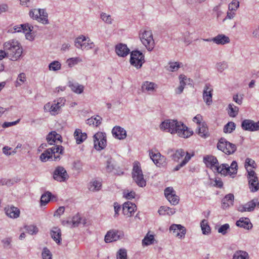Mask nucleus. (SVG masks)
<instances>
[{
	"instance_id": "obj_55",
	"label": "nucleus",
	"mask_w": 259,
	"mask_h": 259,
	"mask_svg": "<svg viewBox=\"0 0 259 259\" xmlns=\"http://www.w3.org/2000/svg\"><path fill=\"white\" fill-rule=\"evenodd\" d=\"M117 259H126L127 252L125 249H120L117 253Z\"/></svg>"
},
{
	"instance_id": "obj_17",
	"label": "nucleus",
	"mask_w": 259,
	"mask_h": 259,
	"mask_svg": "<svg viewBox=\"0 0 259 259\" xmlns=\"http://www.w3.org/2000/svg\"><path fill=\"white\" fill-rule=\"evenodd\" d=\"M47 141L49 144L54 145V146H58V143H61L62 137L61 136L57 133L56 131H52L50 132L47 137Z\"/></svg>"
},
{
	"instance_id": "obj_62",
	"label": "nucleus",
	"mask_w": 259,
	"mask_h": 259,
	"mask_svg": "<svg viewBox=\"0 0 259 259\" xmlns=\"http://www.w3.org/2000/svg\"><path fill=\"white\" fill-rule=\"evenodd\" d=\"M23 26V28H22V30H23V32H24L26 34V32L29 31L31 32L32 31L33 29V27L31 25L26 23L22 24Z\"/></svg>"
},
{
	"instance_id": "obj_1",
	"label": "nucleus",
	"mask_w": 259,
	"mask_h": 259,
	"mask_svg": "<svg viewBox=\"0 0 259 259\" xmlns=\"http://www.w3.org/2000/svg\"><path fill=\"white\" fill-rule=\"evenodd\" d=\"M160 128L171 134H177L179 137L188 138L191 136L193 132L183 122L177 120L166 119L160 124Z\"/></svg>"
},
{
	"instance_id": "obj_4",
	"label": "nucleus",
	"mask_w": 259,
	"mask_h": 259,
	"mask_svg": "<svg viewBox=\"0 0 259 259\" xmlns=\"http://www.w3.org/2000/svg\"><path fill=\"white\" fill-rule=\"evenodd\" d=\"M139 37L142 43L148 51H151L153 50L155 43L151 30H141L139 33Z\"/></svg>"
},
{
	"instance_id": "obj_8",
	"label": "nucleus",
	"mask_w": 259,
	"mask_h": 259,
	"mask_svg": "<svg viewBox=\"0 0 259 259\" xmlns=\"http://www.w3.org/2000/svg\"><path fill=\"white\" fill-rule=\"evenodd\" d=\"M247 179L250 191L252 192L257 191L259 190V183L256 174L253 170H247Z\"/></svg>"
},
{
	"instance_id": "obj_5",
	"label": "nucleus",
	"mask_w": 259,
	"mask_h": 259,
	"mask_svg": "<svg viewBox=\"0 0 259 259\" xmlns=\"http://www.w3.org/2000/svg\"><path fill=\"white\" fill-rule=\"evenodd\" d=\"M132 177L136 184L141 187L146 186V182L144 179V176L140 166V164L138 161L134 163V166L132 171Z\"/></svg>"
},
{
	"instance_id": "obj_46",
	"label": "nucleus",
	"mask_w": 259,
	"mask_h": 259,
	"mask_svg": "<svg viewBox=\"0 0 259 259\" xmlns=\"http://www.w3.org/2000/svg\"><path fill=\"white\" fill-rule=\"evenodd\" d=\"M81 218L78 214L74 215L71 221H67V223L68 224H71L72 227H77L80 223Z\"/></svg>"
},
{
	"instance_id": "obj_16",
	"label": "nucleus",
	"mask_w": 259,
	"mask_h": 259,
	"mask_svg": "<svg viewBox=\"0 0 259 259\" xmlns=\"http://www.w3.org/2000/svg\"><path fill=\"white\" fill-rule=\"evenodd\" d=\"M205 41H213L217 45H224L230 42V40L228 36L224 34H219L212 38H208L202 39Z\"/></svg>"
},
{
	"instance_id": "obj_35",
	"label": "nucleus",
	"mask_w": 259,
	"mask_h": 259,
	"mask_svg": "<svg viewBox=\"0 0 259 259\" xmlns=\"http://www.w3.org/2000/svg\"><path fill=\"white\" fill-rule=\"evenodd\" d=\"M105 168L108 172H112L115 168L114 161L110 156L107 158Z\"/></svg>"
},
{
	"instance_id": "obj_22",
	"label": "nucleus",
	"mask_w": 259,
	"mask_h": 259,
	"mask_svg": "<svg viewBox=\"0 0 259 259\" xmlns=\"http://www.w3.org/2000/svg\"><path fill=\"white\" fill-rule=\"evenodd\" d=\"M6 215L10 218L16 219L20 215V211L18 208L13 205L8 206L5 208Z\"/></svg>"
},
{
	"instance_id": "obj_24",
	"label": "nucleus",
	"mask_w": 259,
	"mask_h": 259,
	"mask_svg": "<svg viewBox=\"0 0 259 259\" xmlns=\"http://www.w3.org/2000/svg\"><path fill=\"white\" fill-rule=\"evenodd\" d=\"M256 206V202L254 200L250 201L244 205H240L238 208V210L243 212L245 211H252L254 209Z\"/></svg>"
},
{
	"instance_id": "obj_32",
	"label": "nucleus",
	"mask_w": 259,
	"mask_h": 259,
	"mask_svg": "<svg viewBox=\"0 0 259 259\" xmlns=\"http://www.w3.org/2000/svg\"><path fill=\"white\" fill-rule=\"evenodd\" d=\"M234 198V195L230 193L226 195L222 200L223 208H225L229 207L230 204L232 205Z\"/></svg>"
},
{
	"instance_id": "obj_31",
	"label": "nucleus",
	"mask_w": 259,
	"mask_h": 259,
	"mask_svg": "<svg viewBox=\"0 0 259 259\" xmlns=\"http://www.w3.org/2000/svg\"><path fill=\"white\" fill-rule=\"evenodd\" d=\"M194 152H192V153H187L186 155L185 156L182 161L180 163L178 164L174 168L173 170L174 171L179 170L181 168L183 167L188 162V161L191 159V157L194 156Z\"/></svg>"
},
{
	"instance_id": "obj_38",
	"label": "nucleus",
	"mask_w": 259,
	"mask_h": 259,
	"mask_svg": "<svg viewBox=\"0 0 259 259\" xmlns=\"http://www.w3.org/2000/svg\"><path fill=\"white\" fill-rule=\"evenodd\" d=\"M156 86L153 82L146 81L143 84L142 89L144 92H154Z\"/></svg>"
},
{
	"instance_id": "obj_26",
	"label": "nucleus",
	"mask_w": 259,
	"mask_h": 259,
	"mask_svg": "<svg viewBox=\"0 0 259 259\" xmlns=\"http://www.w3.org/2000/svg\"><path fill=\"white\" fill-rule=\"evenodd\" d=\"M37 14L39 16L38 21L44 24H48L49 23L48 17V14L45 9H38Z\"/></svg>"
},
{
	"instance_id": "obj_33",
	"label": "nucleus",
	"mask_w": 259,
	"mask_h": 259,
	"mask_svg": "<svg viewBox=\"0 0 259 259\" xmlns=\"http://www.w3.org/2000/svg\"><path fill=\"white\" fill-rule=\"evenodd\" d=\"M175 212V209L165 206H161L158 210V213L160 215H165L166 213L167 214L170 215L174 214Z\"/></svg>"
},
{
	"instance_id": "obj_40",
	"label": "nucleus",
	"mask_w": 259,
	"mask_h": 259,
	"mask_svg": "<svg viewBox=\"0 0 259 259\" xmlns=\"http://www.w3.org/2000/svg\"><path fill=\"white\" fill-rule=\"evenodd\" d=\"M154 237L153 235H149L148 233L145 236L142 240V245L148 246L154 243Z\"/></svg>"
},
{
	"instance_id": "obj_13",
	"label": "nucleus",
	"mask_w": 259,
	"mask_h": 259,
	"mask_svg": "<svg viewBox=\"0 0 259 259\" xmlns=\"http://www.w3.org/2000/svg\"><path fill=\"white\" fill-rule=\"evenodd\" d=\"M203 161L207 167H209L214 171H215L219 174H220L221 169V165H219V162L217 158L212 155H208L203 158Z\"/></svg>"
},
{
	"instance_id": "obj_10",
	"label": "nucleus",
	"mask_w": 259,
	"mask_h": 259,
	"mask_svg": "<svg viewBox=\"0 0 259 259\" xmlns=\"http://www.w3.org/2000/svg\"><path fill=\"white\" fill-rule=\"evenodd\" d=\"M94 147L97 150L104 149L106 146L105 133L98 132L94 136Z\"/></svg>"
},
{
	"instance_id": "obj_48",
	"label": "nucleus",
	"mask_w": 259,
	"mask_h": 259,
	"mask_svg": "<svg viewBox=\"0 0 259 259\" xmlns=\"http://www.w3.org/2000/svg\"><path fill=\"white\" fill-rule=\"evenodd\" d=\"M81 62H82V60L79 57L71 58L67 59L66 61L69 67H72L74 65Z\"/></svg>"
},
{
	"instance_id": "obj_20",
	"label": "nucleus",
	"mask_w": 259,
	"mask_h": 259,
	"mask_svg": "<svg viewBox=\"0 0 259 259\" xmlns=\"http://www.w3.org/2000/svg\"><path fill=\"white\" fill-rule=\"evenodd\" d=\"M213 90L208 85H205L203 92V99L207 105H210L212 103Z\"/></svg>"
},
{
	"instance_id": "obj_25",
	"label": "nucleus",
	"mask_w": 259,
	"mask_h": 259,
	"mask_svg": "<svg viewBox=\"0 0 259 259\" xmlns=\"http://www.w3.org/2000/svg\"><path fill=\"white\" fill-rule=\"evenodd\" d=\"M68 86L72 92L77 94H81L84 90L83 85L77 82L70 81L68 82Z\"/></svg>"
},
{
	"instance_id": "obj_45",
	"label": "nucleus",
	"mask_w": 259,
	"mask_h": 259,
	"mask_svg": "<svg viewBox=\"0 0 259 259\" xmlns=\"http://www.w3.org/2000/svg\"><path fill=\"white\" fill-rule=\"evenodd\" d=\"M236 125L234 122L230 121L226 124L224 127V132L225 133H231L235 130Z\"/></svg>"
},
{
	"instance_id": "obj_18",
	"label": "nucleus",
	"mask_w": 259,
	"mask_h": 259,
	"mask_svg": "<svg viewBox=\"0 0 259 259\" xmlns=\"http://www.w3.org/2000/svg\"><path fill=\"white\" fill-rule=\"evenodd\" d=\"M189 153L188 152H185L183 149H179L176 150L170 149L167 151V154H170L172 159L176 162H178L179 160L185 155H186V153Z\"/></svg>"
},
{
	"instance_id": "obj_59",
	"label": "nucleus",
	"mask_w": 259,
	"mask_h": 259,
	"mask_svg": "<svg viewBox=\"0 0 259 259\" xmlns=\"http://www.w3.org/2000/svg\"><path fill=\"white\" fill-rule=\"evenodd\" d=\"M230 226L228 224H225L223 225H222L218 229V232L219 233L222 234V235H225L227 233L228 230L229 229Z\"/></svg>"
},
{
	"instance_id": "obj_12",
	"label": "nucleus",
	"mask_w": 259,
	"mask_h": 259,
	"mask_svg": "<svg viewBox=\"0 0 259 259\" xmlns=\"http://www.w3.org/2000/svg\"><path fill=\"white\" fill-rule=\"evenodd\" d=\"M220 169H221L220 174L224 176L228 174L230 175L236 174L237 172L238 164L236 161H233L230 166L226 163L222 164Z\"/></svg>"
},
{
	"instance_id": "obj_44",
	"label": "nucleus",
	"mask_w": 259,
	"mask_h": 259,
	"mask_svg": "<svg viewBox=\"0 0 259 259\" xmlns=\"http://www.w3.org/2000/svg\"><path fill=\"white\" fill-rule=\"evenodd\" d=\"M52 194L50 192H47L42 194L40 198V204L41 205H46L48 203L51 199Z\"/></svg>"
},
{
	"instance_id": "obj_28",
	"label": "nucleus",
	"mask_w": 259,
	"mask_h": 259,
	"mask_svg": "<svg viewBox=\"0 0 259 259\" xmlns=\"http://www.w3.org/2000/svg\"><path fill=\"white\" fill-rule=\"evenodd\" d=\"M236 225L238 227L243 228L249 230L251 228L252 224L248 218H242L236 222Z\"/></svg>"
},
{
	"instance_id": "obj_49",
	"label": "nucleus",
	"mask_w": 259,
	"mask_h": 259,
	"mask_svg": "<svg viewBox=\"0 0 259 259\" xmlns=\"http://www.w3.org/2000/svg\"><path fill=\"white\" fill-rule=\"evenodd\" d=\"M197 134L202 138H206L208 136V130L203 125L199 127Z\"/></svg>"
},
{
	"instance_id": "obj_15",
	"label": "nucleus",
	"mask_w": 259,
	"mask_h": 259,
	"mask_svg": "<svg viewBox=\"0 0 259 259\" xmlns=\"http://www.w3.org/2000/svg\"><path fill=\"white\" fill-rule=\"evenodd\" d=\"M170 231H172L173 233L176 237L180 239H183L185 237L186 233V230L185 228L179 224H172L169 228Z\"/></svg>"
},
{
	"instance_id": "obj_37",
	"label": "nucleus",
	"mask_w": 259,
	"mask_h": 259,
	"mask_svg": "<svg viewBox=\"0 0 259 259\" xmlns=\"http://www.w3.org/2000/svg\"><path fill=\"white\" fill-rule=\"evenodd\" d=\"M253 120L245 119L242 122V128L245 131L253 132Z\"/></svg>"
},
{
	"instance_id": "obj_42",
	"label": "nucleus",
	"mask_w": 259,
	"mask_h": 259,
	"mask_svg": "<svg viewBox=\"0 0 259 259\" xmlns=\"http://www.w3.org/2000/svg\"><path fill=\"white\" fill-rule=\"evenodd\" d=\"M102 118L99 116H97L95 117H92L87 120V124L89 125H93L97 126L101 123Z\"/></svg>"
},
{
	"instance_id": "obj_3",
	"label": "nucleus",
	"mask_w": 259,
	"mask_h": 259,
	"mask_svg": "<svg viewBox=\"0 0 259 259\" xmlns=\"http://www.w3.org/2000/svg\"><path fill=\"white\" fill-rule=\"evenodd\" d=\"M64 148L62 146H55L45 150L39 158L42 162H46L50 159L57 161L60 159V155L63 154Z\"/></svg>"
},
{
	"instance_id": "obj_43",
	"label": "nucleus",
	"mask_w": 259,
	"mask_h": 259,
	"mask_svg": "<svg viewBox=\"0 0 259 259\" xmlns=\"http://www.w3.org/2000/svg\"><path fill=\"white\" fill-rule=\"evenodd\" d=\"M86 37L84 35H81L76 38L75 40V46L76 48L80 49V48H85L83 45L86 41Z\"/></svg>"
},
{
	"instance_id": "obj_36",
	"label": "nucleus",
	"mask_w": 259,
	"mask_h": 259,
	"mask_svg": "<svg viewBox=\"0 0 259 259\" xmlns=\"http://www.w3.org/2000/svg\"><path fill=\"white\" fill-rule=\"evenodd\" d=\"M200 227L202 233L204 235H208L210 233V228L208 224V222L206 220L203 219L200 223Z\"/></svg>"
},
{
	"instance_id": "obj_2",
	"label": "nucleus",
	"mask_w": 259,
	"mask_h": 259,
	"mask_svg": "<svg viewBox=\"0 0 259 259\" xmlns=\"http://www.w3.org/2000/svg\"><path fill=\"white\" fill-rule=\"evenodd\" d=\"M3 49L6 54V57L12 61L19 60L23 51L19 41L15 39H10L3 44Z\"/></svg>"
},
{
	"instance_id": "obj_7",
	"label": "nucleus",
	"mask_w": 259,
	"mask_h": 259,
	"mask_svg": "<svg viewBox=\"0 0 259 259\" xmlns=\"http://www.w3.org/2000/svg\"><path fill=\"white\" fill-rule=\"evenodd\" d=\"M217 148L227 155L234 154L237 150L235 144L228 141L225 138H221L217 144Z\"/></svg>"
},
{
	"instance_id": "obj_19",
	"label": "nucleus",
	"mask_w": 259,
	"mask_h": 259,
	"mask_svg": "<svg viewBox=\"0 0 259 259\" xmlns=\"http://www.w3.org/2000/svg\"><path fill=\"white\" fill-rule=\"evenodd\" d=\"M136 205L129 201L123 203L122 206V212L124 215L130 217L133 215L135 210L136 209Z\"/></svg>"
},
{
	"instance_id": "obj_21",
	"label": "nucleus",
	"mask_w": 259,
	"mask_h": 259,
	"mask_svg": "<svg viewBox=\"0 0 259 259\" xmlns=\"http://www.w3.org/2000/svg\"><path fill=\"white\" fill-rule=\"evenodd\" d=\"M112 133L115 138L119 140H123L126 137V131L119 126H114L112 130Z\"/></svg>"
},
{
	"instance_id": "obj_63",
	"label": "nucleus",
	"mask_w": 259,
	"mask_h": 259,
	"mask_svg": "<svg viewBox=\"0 0 259 259\" xmlns=\"http://www.w3.org/2000/svg\"><path fill=\"white\" fill-rule=\"evenodd\" d=\"M29 16L35 20H38L39 16L37 14V9H34L31 10L29 13Z\"/></svg>"
},
{
	"instance_id": "obj_58",
	"label": "nucleus",
	"mask_w": 259,
	"mask_h": 259,
	"mask_svg": "<svg viewBox=\"0 0 259 259\" xmlns=\"http://www.w3.org/2000/svg\"><path fill=\"white\" fill-rule=\"evenodd\" d=\"M180 68V65L177 62H172L169 63V66L167 67V70L169 71H176Z\"/></svg>"
},
{
	"instance_id": "obj_53",
	"label": "nucleus",
	"mask_w": 259,
	"mask_h": 259,
	"mask_svg": "<svg viewBox=\"0 0 259 259\" xmlns=\"http://www.w3.org/2000/svg\"><path fill=\"white\" fill-rule=\"evenodd\" d=\"M239 7V2L236 0H233L228 6L229 10L230 11H236Z\"/></svg>"
},
{
	"instance_id": "obj_50",
	"label": "nucleus",
	"mask_w": 259,
	"mask_h": 259,
	"mask_svg": "<svg viewBox=\"0 0 259 259\" xmlns=\"http://www.w3.org/2000/svg\"><path fill=\"white\" fill-rule=\"evenodd\" d=\"M101 19L106 23L111 24L112 23V19L111 15H108L105 13L101 14Z\"/></svg>"
},
{
	"instance_id": "obj_23",
	"label": "nucleus",
	"mask_w": 259,
	"mask_h": 259,
	"mask_svg": "<svg viewBox=\"0 0 259 259\" xmlns=\"http://www.w3.org/2000/svg\"><path fill=\"white\" fill-rule=\"evenodd\" d=\"M130 49L127 46L123 44H119L115 46V52L117 55L120 57L126 56L130 53Z\"/></svg>"
},
{
	"instance_id": "obj_11",
	"label": "nucleus",
	"mask_w": 259,
	"mask_h": 259,
	"mask_svg": "<svg viewBox=\"0 0 259 259\" xmlns=\"http://www.w3.org/2000/svg\"><path fill=\"white\" fill-rule=\"evenodd\" d=\"M53 179L59 182H64L69 179L66 170L62 166H57L53 172Z\"/></svg>"
},
{
	"instance_id": "obj_61",
	"label": "nucleus",
	"mask_w": 259,
	"mask_h": 259,
	"mask_svg": "<svg viewBox=\"0 0 259 259\" xmlns=\"http://www.w3.org/2000/svg\"><path fill=\"white\" fill-rule=\"evenodd\" d=\"M12 238L10 237L4 238L2 240L4 248L11 247Z\"/></svg>"
},
{
	"instance_id": "obj_56",
	"label": "nucleus",
	"mask_w": 259,
	"mask_h": 259,
	"mask_svg": "<svg viewBox=\"0 0 259 259\" xmlns=\"http://www.w3.org/2000/svg\"><path fill=\"white\" fill-rule=\"evenodd\" d=\"M175 194V192L172 187H167L164 190V195L167 199H170Z\"/></svg>"
},
{
	"instance_id": "obj_14",
	"label": "nucleus",
	"mask_w": 259,
	"mask_h": 259,
	"mask_svg": "<svg viewBox=\"0 0 259 259\" xmlns=\"http://www.w3.org/2000/svg\"><path fill=\"white\" fill-rule=\"evenodd\" d=\"M150 158L155 165L158 167L164 166L166 164V158L157 151H149Z\"/></svg>"
},
{
	"instance_id": "obj_30",
	"label": "nucleus",
	"mask_w": 259,
	"mask_h": 259,
	"mask_svg": "<svg viewBox=\"0 0 259 259\" xmlns=\"http://www.w3.org/2000/svg\"><path fill=\"white\" fill-rule=\"evenodd\" d=\"M74 137L76 143L79 144L87 139V135L85 133H82L81 130L76 129L74 132Z\"/></svg>"
},
{
	"instance_id": "obj_6",
	"label": "nucleus",
	"mask_w": 259,
	"mask_h": 259,
	"mask_svg": "<svg viewBox=\"0 0 259 259\" xmlns=\"http://www.w3.org/2000/svg\"><path fill=\"white\" fill-rule=\"evenodd\" d=\"M65 101L64 98H60L54 101L53 103L49 102L46 104L44 109L45 112H49L52 115H56L60 113L61 108L64 105Z\"/></svg>"
},
{
	"instance_id": "obj_9",
	"label": "nucleus",
	"mask_w": 259,
	"mask_h": 259,
	"mask_svg": "<svg viewBox=\"0 0 259 259\" xmlns=\"http://www.w3.org/2000/svg\"><path fill=\"white\" fill-rule=\"evenodd\" d=\"M145 62L144 55L139 51L131 52L130 63L137 69L140 68Z\"/></svg>"
},
{
	"instance_id": "obj_52",
	"label": "nucleus",
	"mask_w": 259,
	"mask_h": 259,
	"mask_svg": "<svg viewBox=\"0 0 259 259\" xmlns=\"http://www.w3.org/2000/svg\"><path fill=\"white\" fill-rule=\"evenodd\" d=\"M41 255L43 259H52V254L47 247L44 248Z\"/></svg>"
},
{
	"instance_id": "obj_29",
	"label": "nucleus",
	"mask_w": 259,
	"mask_h": 259,
	"mask_svg": "<svg viewBox=\"0 0 259 259\" xmlns=\"http://www.w3.org/2000/svg\"><path fill=\"white\" fill-rule=\"evenodd\" d=\"M51 236L57 244L60 243L61 240V231L59 228L54 227L51 231Z\"/></svg>"
},
{
	"instance_id": "obj_39",
	"label": "nucleus",
	"mask_w": 259,
	"mask_h": 259,
	"mask_svg": "<svg viewBox=\"0 0 259 259\" xmlns=\"http://www.w3.org/2000/svg\"><path fill=\"white\" fill-rule=\"evenodd\" d=\"M248 254L244 251L238 250L236 251L233 256V259H248Z\"/></svg>"
},
{
	"instance_id": "obj_41",
	"label": "nucleus",
	"mask_w": 259,
	"mask_h": 259,
	"mask_svg": "<svg viewBox=\"0 0 259 259\" xmlns=\"http://www.w3.org/2000/svg\"><path fill=\"white\" fill-rule=\"evenodd\" d=\"M228 114L231 117H236L239 112V108L233 104H230L228 106Z\"/></svg>"
},
{
	"instance_id": "obj_51",
	"label": "nucleus",
	"mask_w": 259,
	"mask_h": 259,
	"mask_svg": "<svg viewBox=\"0 0 259 259\" xmlns=\"http://www.w3.org/2000/svg\"><path fill=\"white\" fill-rule=\"evenodd\" d=\"M216 66L218 71L220 72H222L228 68V65L226 62L223 61L218 63L216 64Z\"/></svg>"
},
{
	"instance_id": "obj_60",
	"label": "nucleus",
	"mask_w": 259,
	"mask_h": 259,
	"mask_svg": "<svg viewBox=\"0 0 259 259\" xmlns=\"http://www.w3.org/2000/svg\"><path fill=\"white\" fill-rule=\"evenodd\" d=\"M243 95H238L236 94L234 95L233 97V100L234 102H235L238 105H241L242 103L243 100Z\"/></svg>"
},
{
	"instance_id": "obj_54",
	"label": "nucleus",
	"mask_w": 259,
	"mask_h": 259,
	"mask_svg": "<svg viewBox=\"0 0 259 259\" xmlns=\"http://www.w3.org/2000/svg\"><path fill=\"white\" fill-rule=\"evenodd\" d=\"M25 228L27 232L31 235L35 234L38 231V228L33 225L26 226L25 227Z\"/></svg>"
},
{
	"instance_id": "obj_34",
	"label": "nucleus",
	"mask_w": 259,
	"mask_h": 259,
	"mask_svg": "<svg viewBox=\"0 0 259 259\" xmlns=\"http://www.w3.org/2000/svg\"><path fill=\"white\" fill-rule=\"evenodd\" d=\"M102 183L100 181L94 180L90 182L89 184V190L91 191H97L101 189Z\"/></svg>"
},
{
	"instance_id": "obj_64",
	"label": "nucleus",
	"mask_w": 259,
	"mask_h": 259,
	"mask_svg": "<svg viewBox=\"0 0 259 259\" xmlns=\"http://www.w3.org/2000/svg\"><path fill=\"white\" fill-rule=\"evenodd\" d=\"M171 198L170 199H167L169 202L172 205H175L179 203V198L176 194L172 195Z\"/></svg>"
},
{
	"instance_id": "obj_57",
	"label": "nucleus",
	"mask_w": 259,
	"mask_h": 259,
	"mask_svg": "<svg viewBox=\"0 0 259 259\" xmlns=\"http://www.w3.org/2000/svg\"><path fill=\"white\" fill-rule=\"evenodd\" d=\"M26 80V78L25 74L24 73L19 74L17 78L16 86L21 85L23 83H24Z\"/></svg>"
},
{
	"instance_id": "obj_47",
	"label": "nucleus",
	"mask_w": 259,
	"mask_h": 259,
	"mask_svg": "<svg viewBox=\"0 0 259 259\" xmlns=\"http://www.w3.org/2000/svg\"><path fill=\"white\" fill-rule=\"evenodd\" d=\"M61 65L60 63L57 61H54L51 62L49 65V68L50 70L56 71L61 69Z\"/></svg>"
},
{
	"instance_id": "obj_27",
	"label": "nucleus",
	"mask_w": 259,
	"mask_h": 259,
	"mask_svg": "<svg viewBox=\"0 0 259 259\" xmlns=\"http://www.w3.org/2000/svg\"><path fill=\"white\" fill-rule=\"evenodd\" d=\"M119 239V235L118 234V232L110 231L108 232L105 236V241L106 243L115 241Z\"/></svg>"
}]
</instances>
